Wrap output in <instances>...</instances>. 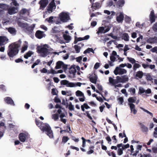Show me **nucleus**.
<instances>
[{"label": "nucleus", "mask_w": 157, "mask_h": 157, "mask_svg": "<svg viewBox=\"0 0 157 157\" xmlns=\"http://www.w3.org/2000/svg\"><path fill=\"white\" fill-rule=\"evenodd\" d=\"M21 43L20 40L17 42L13 43L9 46L7 54L9 57L13 58L17 55L19 52V48L20 47Z\"/></svg>", "instance_id": "f257e3e1"}, {"label": "nucleus", "mask_w": 157, "mask_h": 157, "mask_svg": "<svg viewBox=\"0 0 157 157\" xmlns=\"http://www.w3.org/2000/svg\"><path fill=\"white\" fill-rule=\"evenodd\" d=\"M36 125L40 128L41 130L45 132L49 137L51 138L53 137V133L49 125L47 123H43L39 121L36 120Z\"/></svg>", "instance_id": "f03ea898"}, {"label": "nucleus", "mask_w": 157, "mask_h": 157, "mask_svg": "<svg viewBox=\"0 0 157 157\" xmlns=\"http://www.w3.org/2000/svg\"><path fill=\"white\" fill-rule=\"evenodd\" d=\"M37 52L42 57H45L51 52V50L46 44L38 46L36 48Z\"/></svg>", "instance_id": "7ed1b4c3"}, {"label": "nucleus", "mask_w": 157, "mask_h": 157, "mask_svg": "<svg viewBox=\"0 0 157 157\" xmlns=\"http://www.w3.org/2000/svg\"><path fill=\"white\" fill-rule=\"evenodd\" d=\"M60 84L61 85L65 86L68 87H74L77 86H81L82 83L80 82L74 83L70 82L68 80H64L60 81Z\"/></svg>", "instance_id": "20e7f679"}, {"label": "nucleus", "mask_w": 157, "mask_h": 157, "mask_svg": "<svg viewBox=\"0 0 157 157\" xmlns=\"http://www.w3.org/2000/svg\"><path fill=\"white\" fill-rule=\"evenodd\" d=\"M59 17L60 19V21L63 22H67L70 19L69 13L67 12H61L59 14Z\"/></svg>", "instance_id": "39448f33"}, {"label": "nucleus", "mask_w": 157, "mask_h": 157, "mask_svg": "<svg viewBox=\"0 0 157 157\" xmlns=\"http://www.w3.org/2000/svg\"><path fill=\"white\" fill-rule=\"evenodd\" d=\"M118 57L119 55H117L116 52L114 51H113L110 56L111 61L109 62L110 66H112L113 65V63L117 60V58L118 59Z\"/></svg>", "instance_id": "423d86ee"}, {"label": "nucleus", "mask_w": 157, "mask_h": 157, "mask_svg": "<svg viewBox=\"0 0 157 157\" xmlns=\"http://www.w3.org/2000/svg\"><path fill=\"white\" fill-rule=\"evenodd\" d=\"M19 9L18 6H11L8 10V13L10 15H12L17 13Z\"/></svg>", "instance_id": "0eeeda50"}, {"label": "nucleus", "mask_w": 157, "mask_h": 157, "mask_svg": "<svg viewBox=\"0 0 157 157\" xmlns=\"http://www.w3.org/2000/svg\"><path fill=\"white\" fill-rule=\"evenodd\" d=\"M57 17H54L51 16L48 18L45 19V21H47L50 24H52L55 23L56 24H59L61 23V22L59 20L56 21Z\"/></svg>", "instance_id": "6e6552de"}, {"label": "nucleus", "mask_w": 157, "mask_h": 157, "mask_svg": "<svg viewBox=\"0 0 157 157\" xmlns=\"http://www.w3.org/2000/svg\"><path fill=\"white\" fill-rule=\"evenodd\" d=\"M114 74L116 75L118 74L119 75H122L126 74L127 71L126 69H124L116 67L114 71Z\"/></svg>", "instance_id": "1a4fd4ad"}, {"label": "nucleus", "mask_w": 157, "mask_h": 157, "mask_svg": "<svg viewBox=\"0 0 157 157\" xmlns=\"http://www.w3.org/2000/svg\"><path fill=\"white\" fill-rule=\"evenodd\" d=\"M124 13L122 12H120L117 13L116 19L118 23H122L124 20Z\"/></svg>", "instance_id": "9d476101"}, {"label": "nucleus", "mask_w": 157, "mask_h": 157, "mask_svg": "<svg viewBox=\"0 0 157 157\" xmlns=\"http://www.w3.org/2000/svg\"><path fill=\"white\" fill-rule=\"evenodd\" d=\"M28 136V133L27 132H22L20 134L19 138L21 142H24L25 141Z\"/></svg>", "instance_id": "9b49d317"}, {"label": "nucleus", "mask_w": 157, "mask_h": 157, "mask_svg": "<svg viewBox=\"0 0 157 157\" xmlns=\"http://www.w3.org/2000/svg\"><path fill=\"white\" fill-rule=\"evenodd\" d=\"M56 8V6L54 0H52L48 6V11L50 13H52L55 9Z\"/></svg>", "instance_id": "f8f14e48"}, {"label": "nucleus", "mask_w": 157, "mask_h": 157, "mask_svg": "<svg viewBox=\"0 0 157 157\" xmlns=\"http://www.w3.org/2000/svg\"><path fill=\"white\" fill-rule=\"evenodd\" d=\"M8 39L6 36H0V45H5L8 42Z\"/></svg>", "instance_id": "ddd939ff"}, {"label": "nucleus", "mask_w": 157, "mask_h": 157, "mask_svg": "<svg viewBox=\"0 0 157 157\" xmlns=\"http://www.w3.org/2000/svg\"><path fill=\"white\" fill-rule=\"evenodd\" d=\"M19 13L20 16H22L23 15H29L30 14L29 10L25 8H23L20 11Z\"/></svg>", "instance_id": "4468645a"}, {"label": "nucleus", "mask_w": 157, "mask_h": 157, "mask_svg": "<svg viewBox=\"0 0 157 157\" xmlns=\"http://www.w3.org/2000/svg\"><path fill=\"white\" fill-rule=\"evenodd\" d=\"M48 3V0H41L40 2V9L41 10H43L46 6Z\"/></svg>", "instance_id": "2eb2a0df"}, {"label": "nucleus", "mask_w": 157, "mask_h": 157, "mask_svg": "<svg viewBox=\"0 0 157 157\" xmlns=\"http://www.w3.org/2000/svg\"><path fill=\"white\" fill-rule=\"evenodd\" d=\"M36 36L38 39H41L45 37V34L43 32L40 30L37 31L35 34Z\"/></svg>", "instance_id": "dca6fc26"}, {"label": "nucleus", "mask_w": 157, "mask_h": 157, "mask_svg": "<svg viewBox=\"0 0 157 157\" xmlns=\"http://www.w3.org/2000/svg\"><path fill=\"white\" fill-rule=\"evenodd\" d=\"M4 100L6 103L12 105H14L13 101L9 97H6L4 98Z\"/></svg>", "instance_id": "f3484780"}, {"label": "nucleus", "mask_w": 157, "mask_h": 157, "mask_svg": "<svg viewBox=\"0 0 157 157\" xmlns=\"http://www.w3.org/2000/svg\"><path fill=\"white\" fill-rule=\"evenodd\" d=\"M18 26L21 28L28 29V25L27 23H24L21 21H18L17 22Z\"/></svg>", "instance_id": "a211bd4d"}, {"label": "nucleus", "mask_w": 157, "mask_h": 157, "mask_svg": "<svg viewBox=\"0 0 157 157\" xmlns=\"http://www.w3.org/2000/svg\"><path fill=\"white\" fill-rule=\"evenodd\" d=\"M129 105L130 108L131 112H132L134 114H136L137 113V110L135 109V105L132 103H129Z\"/></svg>", "instance_id": "6ab92c4d"}, {"label": "nucleus", "mask_w": 157, "mask_h": 157, "mask_svg": "<svg viewBox=\"0 0 157 157\" xmlns=\"http://www.w3.org/2000/svg\"><path fill=\"white\" fill-rule=\"evenodd\" d=\"M142 146L141 145H138L136 146V149L134 153L133 154V155L134 156H136L138 153L139 151L141 150Z\"/></svg>", "instance_id": "aec40b11"}, {"label": "nucleus", "mask_w": 157, "mask_h": 157, "mask_svg": "<svg viewBox=\"0 0 157 157\" xmlns=\"http://www.w3.org/2000/svg\"><path fill=\"white\" fill-rule=\"evenodd\" d=\"M155 17L154 15V12L152 11L150 15V20L151 23L154 22L155 20Z\"/></svg>", "instance_id": "412c9836"}, {"label": "nucleus", "mask_w": 157, "mask_h": 157, "mask_svg": "<svg viewBox=\"0 0 157 157\" xmlns=\"http://www.w3.org/2000/svg\"><path fill=\"white\" fill-rule=\"evenodd\" d=\"M90 82L94 83L96 84L97 79V77L95 74L90 76Z\"/></svg>", "instance_id": "4be33fe9"}, {"label": "nucleus", "mask_w": 157, "mask_h": 157, "mask_svg": "<svg viewBox=\"0 0 157 157\" xmlns=\"http://www.w3.org/2000/svg\"><path fill=\"white\" fill-rule=\"evenodd\" d=\"M124 4V0H118L116 4L117 7L119 8L122 7Z\"/></svg>", "instance_id": "5701e85b"}, {"label": "nucleus", "mask_w": 157, "mask_h": 157, "mask_svg": "<svg viewBox=\"0 0 157 157\" xmlns=\"http://www.w3.org/2000/svg\"><path fill=\"white\" fill-rule=\"evenodd\" d=\"M28 47V43L27 41H25L23 44V46L22 48L21 52H24L25 51L27 50Z\"/></svg>", "instance_id": "b1692460"}, {"label": "nucleus", "mask_w": 157, "mask_h": 157, "mask_svg": "<svg viewBox=\"0 0 157 157\" xmlns=\"http://www.w3.org/2000/svg\"><path fill=\"white\" fill-rule=\"evenodd\" d=\"M63 37L66 43L69 42L71 40V37L68 34H63Z\"/></svg>", "instance_id": "393cba45"}, {"label": "nucleus", "mask_w": 157, "mask_h": 157, "mask_svg": "<svg viewBox=\"0 0 157 157\" xmlns=\"http://www.w3.org/2000/svg\"><path fill=\"white\" fill-rule=\"evenodd\" d=\"M64 67V64L61 61H58L56 64L55 67L56 69H59L60 68L62 67Z\"/></svg>", "instance_id": "a878e982"}, {"label": "nucleus", "mask_w": 157, "mask_h": 157, "mask_svg": "<svg viewBox=\"0 0 157 157\" xmlns=\"http://www.w3.org/2000/svg\"><path fill=\"white\" fill-rule=\"evenodd\" d=\"M122 39L125 41H128L129 40V36L127 33H124L122 34Z\"/></svg>", "instance_id": "bb28decb"}, {"label": "nucleus", "mask_w": 157, "mask_h": 157, "mask_svg": "<svg viewBox=\"0 0 157 157\" xmlns=\"http://www.w3.org/2000/svg\"><path fill=\"white\" fill-rule=\"evenodd\" d=\"M105 28L103 27H100L98 28V31L97 32L98 34L100 33H105Z\"/></svg>", "instance_id": "cd10ccee"}, {"label": "nucleus", "mask_w": 157, "mask_h": 157, "mask_svg": "<svg viewBox=\"0 0 157 157\" xmlns=\"http://www.w3.org/2000/svg\"><path fill=\"white\" fill-rule=\"evenodd\" d=\"M143 75V73L142 71H139L136 72V76L139 78H142Z\"/></svg>", "instance_id": "c85d7f7f"}, {"label": "nucleus", "mask_w": 157, "mask_h": 157, "mask_svg": "<svg viewBox=\"0 0 157 157\" xmlns=\"http://www.w3.org/2000/svg\"><path fill=\"white\" fill-rule=\"evenodd\" d=\"M8 31L11 34L15 35L16 34V30L15 29L11 27L9 28Z\"/></svg>", "instance_id": "c756f323"}, {"label": "nucleus", "mask_w": 157, "mask_h": 157, "mask_svg": "<svg viewBox=\"0 0 157 157\" xmlns=\"http://www.w3.org/2000/svg\"><path fill=\"white\" fill-rule=\"evenodd\" d=\"M52 118L55 121H57L59 119V116L58 114L57 113L52 114Z\"/></svg>", "instance_id": "7c9ffc66"}, {"label": "nucleus", "mask_w": 157, "mask_h": 157, "mask_svg": "<svg viewBox=\"0 0 157 157\" xmlns=\"http://www.w3.org/2000/svg\"><path fill=\"white\" fill-rule=\"evenodd\" d=\"M33 54V52L32 51H29L24 55V57L25 58L27 59L28 57L31 56Z\"/></svg>", "instance_id": "2f4dec72"}, {"label": "nucleus", "mask_w": 157, "mask_h": 157, "mask_svg": "<svg viewBox=\"0 0 157 157\" xmlns=\"http://www.w3.org/2000/svg\"><path fill=\"white\" fill-rule=\"evenodd\" d=\"M100 7V3H95L93 4L92 6V8H94V9H98Z\"/></svg>", "instance_id": "473e14b6"}, {"label": "nucleus", "mask_w": 157, "mask_h": 157, "mask_svg": "<svg viewBox=\"0 0 157 157\" xmlns=\"http://www.w3.org/2000/svg\"><path fill=\"white\" fill-rule=\"evenodd\" d=\"M75 94L76 96L78 97L84 96V94L81 91L78 90L75 92Z\"/></svg>", "instance_id": "72a5a7b5"}, {"label": "nucleus", "mask_w": 157, "mask_h": 157, "mask_svg": "<svg viewBox=\"0 0 157 157\" xmlns=\"http://www.w3.org/2000/svg\"><path fill=\"white\" fill-rule=\"evenodd\" d=\"M136 100V97L130 98L128 99V101L129 102L132 103H134Z\"/></svg>", "instance_id": "f704fd0d"}, {"label": "nucleus", "mask_w": 157, "mask_h": 157, "mask_svg": "<svg viewBox=\"0 0 157 157\" xmlns=\"http://www.w3.org/2000/svg\"><path fill=\"white\" fill-rule=\"evenodd\" d=\"M22 0H12V2L11 3L13 4V5L15 6H19V4L17 3V2H20V1H21Z\"/></svg>", "instance_id": "c9c22d12"}, {"label": "nucleus", "mask_w": 157, "mask_h": 157, "mask_svg": "<svg viewBox=\"0 0 157 157\" xmlns=\"http://www.w3.org/2000/svg\"><path fill=\"white\" fill-rule=\"evenodd\" d=\"M83 37H78V38L76 36H75V40L74 41V43L75 44H76L78 41L83 40Z\"/></svg>", "instance_id": "e433bc0d"}, {"label": "nucleus", "mask_w": 157, "mask_h": 157, "mask_svg": "<svg viewBox=\"0 0 157 157\" xmlns=\"http://www.w3.org/2000/svg\"><path fill=\"white\" fill-rule=\"evenodd\" d=\"M140 126L143 132H147L148 131V128L143 124H140Z\"/></svg>", "instance_id": "4c0bfd02"}, {"label": "nucleus", "mask_w": 157, "mask_h": 157, "mask_svg": "<svg viewBox=\"0 0 157 157\" xmlns=\"http://www.w3.org/2000/svg\"><path fill=\"white\" fill-rule=\"evenodd\" d=\"M90 52L94 53V51L92 48H88L84 51V53H89Z\"/></svg>", "instance_id": "58836bf2"}, {"label": "nucleus", "mask_w": 157, "mask_h": 157, "mask_svg": "<svg viewBox=\"0 0 157 157\" xmlns=\"http://www.w3.org/2000/svg\"><path fill=\"white\" fill-rule=\"evenodd\" d=\"M140 66H141L139 64L135 63L133 66V70L134 71H136L137 69L140 68Z\"/></svg>", "instance_id": "ea45409f"}, {"label": "nucleus", "mask_w": 157, "mask_h": 157, "mask_svg": "<svg viewBox=\"0 0 157 157\" xmlns=\"http://www.w3.org/2000/svg\"><path fill=\"white\" fill-rule=\"evenodd\" d=\"M124 150L122 148H119L117 150V154L119 155H121L123 154V150Z\"/></svg>", "instance_id": "a19ab883"}, {"label": "nucleus", "mask_w": 157, "mask_h": 157, "mask_svg": "<svg viewBox=\"0 0 157 157\" xmlns=\"http://www.w3.org/2000/svg\"><path fill=\"white\" fill-rule=\"evenodd\" d=\"M74 48L77 53H78L80 52L81 49V47L80 46L78 45H75L74 46Z\"/></svg>", "instance_id": "79ce46f5"}, {"label": "nucleus", "mask_w": 157, "mask_h": 157, "mask_svg": "<svg viewBox=\"0 0 157 157\" xmlns=\"http://www.w3.org/2000/svg\"><path fill=\"white\" fill-rule=\"evenodd\" d=\"M0 8L3 10L8 8V6L6 4H0Z\"/></svg>", "instance_id": "37998d69"}, {"label": "nucleus", "mask_w": 157, "mask_h": 157, "mask_svg": "<svg viewBox=\"0 0 157 157\" xmlns=\"http://www.w3.org/2000/svg\"><path fill=\"white\" fill-rule=\"evenodd\" d=\"M122 80L123 83L127 82L128 81V78L127 75H124L122 76Z\"/></svg>", "instance_id": "c03bdc74"}, {"label": "nucleus", "mask_w": 157, "mask_h": 157, "mask_svg": "<svg viewBox=\"0 0 157 157\" xmlns=\"http://www.w3.org/2000/svg\"><path fill=\"white\" fill-rule=\"evenodd\" d=\"M68 108L71 110H74L75 109L74 105H72L71 102H70L68 105Z\"/></svg>", "instance_id": "a18cd8bd"}, {"label": "nucleus", "mask_w": 157, "mask_h": 157, "mask_svg": "<svg viewBox=\"0 0 157 157\" xmlns=\"http://www.w3.org/2000/svg\"><path fill=\"white\" fill-rule=\"evenodd\" d=\"M139 93L142 94L145 93V90L142 87H140L139 88Z\"/></svg>", "instance_id": "49530a36"}, {"label": "nucleus", "mask_w": 157, "mask_h": 157, "mask_svg": "<svg viewBox=\"0 0 157 157\" xmlns=\"http://www.w3.org/2000/svg\"><path fill=\"white\" fill-rule=\"evenodd\" d=\"M76 72V70L74 68H72L70 71V72L71 74L75 75Z\"/></svg>", "instance_id": "de8ad7c7"}, {"label": "nucleus", "mask_w": 157, "mask_h": 157, "mask_svg": "<svg viewBox=\"0 0 157 157\" xmlns=\"http://www.w3.org/2000/svg\"><path fill=\"white\" fill-rule=\"evenodd\" d=\"M140 109L142 110L143 111H144V112H146V113H147L148 114H149L152 117H153V114L152 113H151V112L148 111L147 110L143 108H141Z\"/></svg>", "instance_id": "09e8293b"}, {"label": "nucleus", "mask_w": 157, "mask_h": 157, "mask_svg": "<svg viewBox=\"0 0 157 157\" xmlns=\"http://www.w3.org/2000/svg\"><path fill=\"white\" fill-rule=\"evenodd\" d=\"M48 74H57V72L54 70L52 68L50 71H48Z\"/></svg>", "instance_id": "8fccbe9b"}, {"label": "nucleus", "mask_w": 157, "mask_h": 157, "mask_svg": "<svg viewBox=\"0 0 157 157\" xmlns=\"http://www.w3.org/2000/svg\"><path fill=\"white\" fill-rule=\"evenodd\" d=\"M125 21L128 23H130L131 21V19L130 17L126 16L125 17Z\"/></svg>", "instance_id": "3c124183"}, {"label": "nucleus", "mask_w": 157, "mask_h": 157, "mask_svg": "<svg viewBox=\"0 0 157 157\" xmlns=\"http://www.w3.org/2000/svg\"><path fill=\"white\" fill-rule=\"evenodd\" d=\"M127 59L132 64L135 63L136 60L134 59L128 57H127Z\"/></svg>", "instance_id": "603ef678"}, {"label": "nucleus", "mask_w": 157, "mask_h": 157, "mask_svg": "<svg viewBox=\"0 0 157 157\" xmlns=\"http://www.w3.org/2000/svg\"><path fill=\"white\" fill-rule=\"evenodd\" d=\"M118 102L121 105H122L124 102V100L122 97H120L117 99Z\"/></svg>", "instance_id": "864d4df0"}, {"label": "nucleus", "mask_w": 157, "mask_h": 157, "mask_svg": "<svg viewBox=\"0 0 157 157\" xmlns=\"http://www.w3.org/2000/svg\"><path fill=\"white\" fill-rule=\"evenodd\" d=\"M111 15L107 17L108 19H112L113 18V16H114L115 14V12L114 11H112L111 12Z\"/></svg>", "instance_id": "5fc2aeb1"}, {"label": "nucleus", "mask_w": 157, "mask_h": 157, "mask_svg": "<svg viewBox=\"0 0 157 157\" xmlns=\"http://www.w3.org/2000/svg\"><path fill=\"white\" fill-rule=\"evenodd\" d=\"M146 78L147 80L149 81H151L152 79V78L151 75L149 74H147L146 75Z\"/></svg>", "instance_id": "6e6d98bb"}, {"label": "nucleus", "mask_w": 157, "mask_h": 157, "mask_svg": "<svg viewBox=\"0 0 157 157\" xmlns=\"http://www.w3.org/2000/svg\"><path fill=\"white\" fill-rule=\"evenodd\" d=\"M116 78L117 79V81H118V83H119V82L123 83V80H122V77H121L119 76H117L116 77Z\"/></svg>", "instance_id": "4d7b16f0"}, {"label": "nucleus", "mask_w": 157, "mask_h": 157, "mask_svg": "<svg viewBox=\"0 0 157 157\" xmlns=\"http://www.w3.org/2000/svg\"><path fill=\"white\" fill-rule=\"evenodd\" d=\"M69 138L67 137V136H63L62 138V142H63L64 143H66L68 140Z\"/></svg>", "instance_id": "13d9d810"}, {"label": "nucleus", "mask_w": 157, "mask_h": 157, "mask_svg": "<svg viewBox=\"0 0 157 157\" xmlns=\"http://www.w3.org/2000/svg\"><path fill=\"white\" fill-rule=\"evenodd\" d=\"M144 24L140 25L139 22H137L136 23V27L142 28V27L144 26Z\"/></svg>", "instance_id": "bf43d9fd"}, {"label": "nucleus", "mask_w": 157, "mask_h": 157, "mask_svg": "<svg viewBox=\"0 0 157 157\" xmlns=\"http://www.w3.org/2000/svg\"><path fill=\"white\" fill-rule=\"evenodd\" d=\"M127 66V63H122L118 67H116L120 68H122L126 66Z\"/></svg>", "instance_id": "052dcab7"}, {"label": "nucleus", "mask_w": 157, "mask_h": 157, "mask_svg": "<svg viewBox=\"0 0 157 157\" xmlns=\"http://www.w3.org/2000/svg\"><path fill=\"white\" fill-rule=\"evenodd\" d=\"M130 146L129 144H127L125 145H123V146H122V149L123 150H124L125 149H127Z\"/></svg>", "instance_id": "680f3d73"}, {"label": "nucleus", "mask_w": 157, "mask_h": 157, "mask_svg": "<svg viewBox=\"0 0 157 157\" xmlns=\"http://www.w3.org/2000/svg\"><path fill=\"white\" fill-rule=\"evenodd\" d=\"M151 93V91L150 89L148 88L147 90H145V93L146 94H150Z\"/></svg>", "instance_id": "e2e57ef3"}, {"label": "nucleus", "mask_w": 157, "mask_h": 157, "mask_svg": "<svg viewBox=\"0 0 157 157\" xmlns=\"http://www.w3.org/2000/svg\"><path fill=\"white\" fill-rule=\"evenodd\" d=\"M151 51L152 52H157V47H155L151 49Z\"/></svg>", "instance_id": "0e129e2a"}, {"label": "nucleus", "mask_w": 157, "mask_h": 157, "mask_svg": "<svg viewBox=\"0 0 157 157\" xmlns=\"http://www.w3.org/2000/svg\"><path fill=\"white\" fill-rule=\"evenodd\" d=\"M47 70L45 68H44L40 70L41 72L42 73H46L48 72Z\"/></svg>", "instance_id": "69168bd1"}, {"label": "nucleus", "mask_w": 157, "mask_h": 157, "mask_svg": "<svg viewBox=\"0 0 157 157\" xmlns=\"http://www.w3.org/2000/svg\"><path fill=\"white\" fill-rule=\"evenodd\" d=\"M147 42L150 43H154L153 38H150L147 40Z\"/></svg>", "instance_id": "338daca9"}, {"label": "nucleus", "mask_w": 157, "mask_h": 157, "mask_svg": "<svg viewBox=\"0 0 157 157\" xmlns=\"http://www.w3.org/2000/svg\"><path fill=\"white\" fill-rule=\"evenodd\" d=\"M153 29L155 31H157V23H156L154 25L153 27Z\"/></svg>", "instance_id": "774afa93"}]
</instances>
